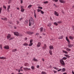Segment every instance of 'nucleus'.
Instances as JSON below:
<instances>
[{
	"instance_id": "2",
	"label": "nucleus",
	"mask_w": 74,
	"mask_h": 74,
	"mask_svg": "<svg viewBox=\"0 0 74 74\" xmlns=\"http://www.w3.org/2000/svg\"><path fill=\"white\" fill-rule=\"evenodd\" d=\"M31 19V24H32V25H34V20H33V18L32 17H31L30 18Z\"/></svg>"
},
{
	"instance_id": "41",
	"label": "nucleus",
	"mask_w": 74,
	"mask_h": 74,
	"mask_svg": "<svg viewBox=\"0 0 74 74\" xmlns=\"http://www.w3.org/2000/svg\"><path fill=\"white\" fill-rule=\"evenodd\" d=\"M1 10H2V8H0V14H1Z\"/></svg>"
},
{
	"instance_id": "6",
	"label": "nucleus",
	"mask_w": 74,
	"mask_h": 74,
	"mask_svg": "<svg viewBox=\"0 0 74 74\" xmlns=\"http://www.w3.org/2000/svg\"><path fill=\"white\" fill-rule=\"evenodd\" d=\"M70 43H68V47H69V48H70L71 47H72L73 46V45L71 44Z\"/></svg>"
},
{
	"instance_id": "57",
	"label": "nucleus",
	"mask_w": 74,
	"mask_h": 74,
	"mask_svg": "<svg viewBox=\"0 0 74 74\" xmlns=\"http://www.w3.org/2000/svg\"><path fill=\"white\" fill-rule=\"evenodd\" d=\"M21 4H22V3H23V0H21Z\"/></svg>"
},
{
	"instance_id": "50",
	"label": "nucleus",
	"mask_w": 74,
	"mask_h": 74,
	"mask_svg": "<svg viewBox=\"0 0 74 74\" xmlns=\"http://www.w3.org/2000/svg\"><path fill=\"white\" fill-rule=\"evenodd\" d=\"M53 72H54V74H55V73H57V71H54Z\"/></svg>"
},
{
	"instance_id": "27",
	"label": "nucleus",
	"mask_w": 74,
	"mask_h": 74,
	"mask_svg": "<svg viewBox=\"0 0 74 74\" xmlns=\"http://www.w3.org/2000/svg\"><path fill=\"white\" fill-rule=\"evenodd\" d=\"M23 45L24 46H27V45H28V44H27V43H25Z\"/></svg>"
},
{
	"instance_id": "31",
	"label": "nucleus",
	"mask_w": 74,
	"mask_h": 74,
	"mask_svg": "<svg viewBox=\"0 0 74 74\" xmlns=\"http://www.w3.org/2000/svg\"><path fill=\"white\" fill-rule=\"evenodd\" d=\"M1 19L3 20L4 21H6L7 20V18H1Z\"/></svg>"
},
{
	"instance_id": "14",
	"label": "nucleus",
	"mask_w": 74,
	"mask_h": 74,
	"mask_svg": "<svg viewBox=\"0 0 74 74\" xmlns=\"http://www.w3.org/2000/svg\"><path fill=\"white\" fill-rule=\"evenodd\" d=\"M24 23L25 25H26V24H27V23H28V20H25Z\"/></svg>"
},
{
	"instance_id": "58",
	"label": "nucleus",
	"mask_w": 74,
	"mask_h": 74,
	"mask_svg": "<svg viewBox=\"0 0 74 74\" xmlns=\"http://www.w3.org/2000/svg\"><path fill=\"white\" fill-rule=\"evenodd\" d=\"M39 67H40V66L39 65H37V68H38V69Z\"/></svg>"
},
{
	"instance_id": "45",
	"label": "nucleus",
	"mask_w": 74,
	"mask_h": 74,
	"mask_svg": "<svg viewBox=\"0 0 74 74\" xmlns=\"http://www.w3.org/2000/svg\"><path fill=\"white\" fill-rule=\"evenodd\" d=\"M54 24L56 25V26H58V24L56 23H54Z\"/></svg>"
},
{
	"instance_id": "60",
	"label": "nucleus",
	"mask_w": 74,
	"mask_h": 74,
	"mask_svg": "<svg viewBox=\"0 0 74 74\" xmlns=\"http://www.w3.org/2000/svg\"><path fill=\"white\" fill-rule=\"evenodd\" d=\"M72 73L73 74H74V72L73 71H72Z\"/></svg>"
},
{
	"instance_id": "62",
	"label": "nucleus",
	"mask_w": 74,
	"mask_h": 74,
	"mask_svg": "<svg viewBox=\"0 0 74 74\" xmlns=\"http://www.w3.org/2000/svg\"><path fill=\"white\" fill-rule=\"evenodd\" d=\"M62 13H63V14H64V12H63V11H62Z\"/></svg>"
},
{
	"instance_id": "43",
	"label": "nucleus",
	"mask_w": 74,
	"mask_h": 74,
	"mask_svg": "<svg viewBox=\"0 0 74 74\" xmlns=\"http://www.w3.org/2000/svg\"><path fill=\"white\" fill-rule=\"evenodd\" d=\"M41 14H44V12L42 11L41 10Z\"/></svg>"
},
{
	"instance_id": "53",
	"label": "nucleus",
	"mask_w": 74,
	"mask_h": 74,
	"mask_svg": "<svg viewBox=\"0 0 74 74\" xmlns=\"http://www.w3.org/2000/svg\"><path fill=\"white\" fill-rule=\"evenodd\" d=\"M58 23H62V22L60 21H58Z\"/></svg>"
},
{
	"instance_id": "44",
	"label": "nucleus",
	"mask_w": 74,
	"mask_h": 74,
	"mask_svg": "<svg viewBox=\"0 0 74 74\" xmlns=\"http://www.w3.org/2000/svg\"><path fill=\"white\" fill-rule=\"evenodd\" d=\"M38 8H40L41 9V10H42V7H38Z\"/></svg>"
},
{
	"instance_id": "18",
	"label": "nucleus",
	"mask_w": 74,
	"mask_h": 74,
	"mask_svg": "<svg viewBox=\"0 0 74 74\" xmlns=\"http://www.w3.org/2000/svg\"><path fill=\"white\" fill-rule=\"evenodd\" d=\"M23 69L24 70H30V69H28L27 68H24Z\"/></svg>"
},
{
	"instance_id": "8",
	"label": "nucleus",
	"mask_w": 74,
	"mask_h": 74,
	"mask_svg": "<svg viewBox=\"0 0 74 74\" xmlns=\"http://www.w3.org/2000/svg\"><path fill=\"white\" fill-rule=\"evenodd\" d=\"M34 33L33 32H31L29 31H27V33L28 34H33Z\"/></svg>"
},
{
	"instance_id": "49",
	"label": "nucleus",
	"mask_w": 74,
	"mask_h": 74,
	"mask_svg": "<svg viewBox=\"0 0 74 74\" xmlns=\"http://www.w3.org/2000/svg\"><path fill=\"white\" fill-rule=\"evenodd\" d=\"M34 16L35 18H36V14H34Z\"/></svg>"
},
{
	"instance_id": "7",
	"label": "nucleus",
	"mask_w": 74,
	"mask_h": 74,
	"mask_svg": "<svg viewBox=\"0 0 74 74\" xmlns=\"http://www.w3.org/2000/svg\"><path fill=\"white\" fill-rule=\"evenodd\" d=\"M54 15H55L56 16H59V13L56 11H55Z\"/></svg>"
},
{
	"instance_id": "30",
	"label": "nucleus",
	"mask_w": 74,
	"mask_h": 74,
	"mask_svg": "<svg viewBox=\"0 0 74 74\" xmlns=\"http://www.w3.org/2000/svg\"><path fill=\"white\" fill-rule=\"evenodd\" d=\"M44 29L43 27H42L40 28V32H42L43 31V29Z\"/></svg>"
},
{
	"instance_id": "9",
	"label": "nucleus",
	"mask_w": 74,
	"mask_h": 74,
	"mask_svg": "<svg viewBox=\"0 0 74 74\" xmlns=\"http://www.w3.org/2000/svg\"><path fill=\"white\" fill-rule=\"evenodd\" d=\"M11 35L10 34H8V35L7 36V39H8V40L9 38H11Z\"/></svg>"
},
{
	"instance_id": "17",
	"label": "nucleus",
	"mask_w": 74,
	"mask_h": 74,
	"mask_svg": "<svg viewBox=\"0 0 74 74\" xmlns=\"http://www.w3.org/2000/svg\"><path fill=\"white\" fill-rule=\"evenodd\" d=\"M33 60L35 62H38V60L36 59L34 57L33 59Z\"/></svg>"
},
{
	"instance_id": "34",
	"label": "nucleus",
	"mask_w": 74,
	"mask_h": 74,
	"mask_svg": "<svg viewBox=\"0 0 74 74\" xmlns=\"http://www.w3.org/2000/svg\"><path fill=\"white\" fill-rule=\"evenodd\" d=\"M11 1H12V0H9V1H8V3L10 4V3H11Z\"/></svg>"
},
{
	"instance_id": "64",
	"label": "nucleus",
	"mask_w": 74,
	"mask_h": 74,
	"mask_svg": "<svg viewBox=\"0 0 74 74\" xmlns=\"http://www.w3.org/2000/svg\"><path fill=\"white\" fill-rule=\"evenodd\" d=\"M63 74H67V73H63Z\"/></svg>"
},
{
	"instance_id": "1",
	"label": "nucleus",
	"mask_w": 74,
	"mask_h": 74,
	"mask_svg": "<svg viewBox=\"0 0 74 74\" xmlns=\"http://www.w3.org/2000/svg\"><path fill=\"white\" fill-rule=\"evenodd\" d=\"M60 62L61 63V64H62V65H65V63H64V61H63L62 59H60Z\"/></svg>"
},
{
	"instance_id": "5",
	"label": "nucleus",
	"mask_w": 74,
	"mask_h": 74,
	"mask_svg": "<svg viewBox=\"0 0 74 74\" xmlns=\"http://www.w3.org/2000/svg\"><path fill=\"white\" fill-rule=\"evenodd\" d=\"M4 48L6 49H10V47L8 45H5Z\"/></svg>"
},
{
	"instance_id": "24",
	"label": "nucleus",
	"mask_w": 74,
	"mask_h": 74,
	"mask_svg": "<svg viewBox=\"0 0 74 74\" xmlns=\"http://www.w3.org/2000/svg\"><path fill=\"white\" fill-rule=\"evenodd\" d=\"M6 58L4 57H0V59H5Z\"/></svg>"
},
{
	"instance_id": "61",
	"label": "nucleus",
	"mask_w": 74,
	"mask_h": 74,
	"mask_svg": "<svg viewBox=\"0 0 74 74\" xmlns=\"http://www.w3.org/2000/svg\"><path fill=\"white\" fill-rule=\"evenodd\" d=\"M39 35V33H37L36 34V35Z\"/></svg>"
},
{
	"instance_id": "15",
	"label": "nucleus",
	"mask_w": 74,
	"mask_h": 74,
	"mask_svg": "<svg viewBox=\"0 0 74 74\" xmlns=\"http://www.w3.org/2000/svg\"><path fill=\"white\" fill-rule=\"evenodd\" d=\"M49 53L51 55H52V51L50 50L49 51Z\"/></svg>"
},
{
	"instance_id": "10",
	"label": "nucleus",
	"mask_w": 74,
	"mask_h": 74,
	"mask_svg": "<svg viewBox=\"0 0 74 74\" xmlns=\"http://www.w3.org/2000/svg\"><path fill=\"white\" fill-rule=\"evenodd\" d=\"M66 41H67L68 42V43H70V40H69L68 39V37L67 36L66 37Z\"/></svg>"
},
{
	"instance_id": "22",
	"label": "nucleus",
	"mask_w": 74,
	"mask_h": 74,
	"mask_svg": "<svg viewBox=\"0 0 74 74\" xmlns=\"http://www.w3.org/2000/svg\"><path fill=\"white\" fill-rule=\"evenodd\" d=\"M66 71V69L64 68H62V72H64V71Z\"/></svg>"
},
{
	"instance_id": "20",
	"label": "nucleus",
	"mask_w": 74,
	"mask_h": 74,
	"mask_svg": "<svg viewBox=\"0 0 74 74\" xmlns=\"http://www.w3.org/2000/svg\"><path fill=\"white\" fill-rule=\"evenodd\" d=\"M32 7V5H30L28 6V8H29V9H30Z\"/></svg>"
},
{
	"instance_id": "47",
	"label": "nucleus",
	"mask_w": 74,
	"mask_h": 74,
	"mask_svg": "<svg viewBox=\"0 0 74 74\" xmlns=\"http://www.w3.org/2000/svg\"><path fill=\"white\" fill-rule=\"evenodd\" d=\"M3 8H4V9H5V10L6 9V6H5L4 5H3Z\"/></svg>"
},
{
	"instance_id": "48",
	"label": "nucleus",
	"mask_w": 74,
	"mask_h": 74,
	"mask_svg": "<svg viewBox=\"0 0 74 74\" xmlns=\"http://www.w3.org/2000/svg\"><path fill=\"white\" fill-rule=\"evenodd\" d=\"M0 48L1 49H2V45H0Z\"/></svg>"
},
{
	"instance_id": "33",
	"label": "nucleus",
	"mask_w": 74,
	"mask_h": 74,
	"mask_svg": "<svg viewBox=\"0 0 74 74\" xmlns=\"http://www.w3.org/2000/svg\"><path fill=\"white\" fill-rule=\"evenodd\" d=\"M21 11L22 12H24V11H25V10H24V9L23 8H21Z\"/></svg>"
},
{
	"instance_id": "32",
	"label": "nucleus",
	"mask_w": 74,
	"mask_h": 74,
	"mask_svg": "<svg viewBox=\"0 0 74 74\" xmlns=\"http://www.w3.org/2000/svg\"><path fill=\"white\" fill-rule=\"evenodd\" d=\"M62 60H66V59H67V58L64 57L62 58Z\"/></svg>"
},
{
	"instance_id": "54",
	"label": "nucleus",
	"mask_w": 74,
	"mask_h": 74,
	"mask_svg": "<svg viewBox=\"0 0 74 74\" xmlns=\"http://www.w3.org/2000/svg\"><path fill=\"white\" fill-rule=\"evenodd\" d=\"M22 19H23V18H21L19 20L20 21H21L22 20Z\"/></svg>"
},
{
	"instance_id": "28",
	"label": "nucleus",
	"mask_w": 74,
	"mask_h": 74,
	"mask_svg": "<svg viewBox=\"0 0 74 74\" xmlns=\"http://www.w3.org/2000/svg\"><path fill=\"white\" fill-rule=\"evenodd\" d=\"M64 55L65 56H66V57H67V58H70V56H69L68 55L65 54Z\"/></svg>"
},
{
	"instance_id": "16",
	"label": "nucleus",
	"mask_w": 74,
	"mask_h": 74,
	"mask_svg": "<svg viewBox=\"0 0 74 74\" xmlns=\"http://www.w3.org/2000/svg\"><path fill=\"white\" fill-rule=\"evenodd\" d=\"M58 39H63V36H60L59 38H58Z\"/></svg>"
},
{
	"instance_id": "25",
	"label": "nucleus",
	"mask_w": 74,
	"mask_h": 74,
	"mask_svg": "<svg viewBox=\"0 0 74 74\" xmlns=\"http://www.w3.org/2000/svg\"><path fill=\"white\" fill-rule=\"evenodd\" d=\"M16 51H17V49H16L12 50V52H16Z\"/></svg>"
},
{
	"instance_id": "42",
	"label": "nucleus",
	"mask_w": 74,
	"mask_h": 74,
	"mask_svg": "<svg viewBox=\"0 0 74 74\" xmlns=\"http://www.w3.org/2000/svg\"><path fill=\"white\" fill-rule=\"evenodd\" d=\"M37 11L38 12H40V11H41V10H40L39 9H38L37 10Z\"/></svg>"
},
{
	"instance_id": "59",
	"label": "nucleus",
	"mask_w": 74,
	"mask_h": 74,
	"mask_svg": "<svg viewBox=\"0 0 74 74\" xmlns=\"http://www.w3.org/2000/svg\"><path fill=\"white\" fill-rule=\"evenodd\" d=\"M16 9H17V10H19V8H16Z\"/></svg>"
},
{
	"instance_id": "13",
	"label": "nucleus",
	"mask_w": 74,
	"mask_h": 74,
	"mask_svg": "<svg viewBox=\"0 0 74 74\" xmlns=\"http://www.w3.org/2000/svg\"><path fill=\"white\" fill-rule=\"evenodd\" d=\"M59 1L60 2V3H65V1L63 0H60Z\"/></svg>"
},
{
	"instance_id": "26",
	"label": "nucleus",
	"mask_w": 74,
	"mask_h": 74,
	"mask_svg": "<svg viewBox=\"0 0 74 74\" xmlns=\"http://www.w3.org/2000/svg\"><path fill=\"white\" fill-rule=\"evenodd\" d=\"M63 52L66 54H67V53H68L67 52V51H65L64 50H63Z\"/></svg>"
},
{
	"instance_id": "63",
	"label": "nucleus",
	"mask_w": 74,
	"mask_h": 74,
	"mask_svg": "<svg viewBox=\"0 0 74 74\" xmlns=\"http://www.w3.org/2000/svg\"><path fill=\"white\" fill-rule=\"evenodd\" d=\"M17 74H23L21 73H18Z\"/></svg>"
},
{
	"instance_id": "23",
	"label": "nucleus",
	"mask_w": 74,
	"mask_h": 74,
	"mask_svg": "<svg viewBox=\"0 0 74 74\" xmlns=\"http://www.w3.org/2000/svg\"><path fill=\"white\" fill-rule=\"evenodd\" d=\"M66 50L67 51H71V49L69 48H67Z\"/></svg>"
},
{
	"instance_id": "35",
	"label": "nucleus",
	"mask_w": 74,
	"mask_h": 74,
	"mask_svg": "<svg viewBox=\"0 0 74 74\" xmlns=\"http://www.w3.org/2000/svg\"><path fill=\"white\" fill-rule=\"evenodd\" d=\"M51 23H50L49 24V25H47L48 26H49V27H50L51 26Z\"/></svg>"
},
{
	"instance_id": "4",
	"label": "nucleus",
	"mask_w": 74,
	"mask_h": 74,
	"mask_svg": "<svg viewBox=\"0 0 74 74\" xmlns=\"http://www.w3.org/2000/svg\"><path fill=\"white\" fill-rule=\"evenodd\" d=\"M14 35L16 36H19V33L18 32H14Z\"/></svg>"
},
{
	"instance_id": "39",
	"label": "nucleus",
	"mask_w": 74,
	"mask_h": 74,
	"mask_svg": "<svg viewBox=\"0 0 74 74\" xmlns=\"http://www.w3.org/2000/svg\"><path fill=\"white\" fill-rule=\"evenodd\" d=\"M42 74H46V72H44V71H42L41 73Z\"/></svg>"
},
{
	"instance_id": "51",
	"label": "nucleus",
	"mask_w": 74,
	"mask_h": 74,
	"mask_svg": "<svg viewBox=\"0 0 74 74\" xmlns=\"http://www.w3.org/2000/svg\"><path fill=\"white\" fill-rule=\"evenodd\" d=\"M61 70H62V69H60L58 70V72L60 71H61Z\"/></svg>"
},
{
	"instance_id": "29",
	"label": "nucleus",
	"mask_w": 74,
	"mask_h": 74,
	"mask_svg": "<svg viewBox=\"0 0 74 74\" xmlns=\"http://www.w3.org/2000/svg\"><path fill=\"white\" fill-rule=\"evenodd\" d=\"M10 5H9L8 7L7 10H8V11H9V9H10Z\"/></svg>"
},
{
	"instance_id": "52",
	"label": "nucleus",
	"mask_w": 74,
	"mask_h": 74,
	"mask_svg": "<svg viewBox=\"0 0 74 74\" xmlns=\"http://www.w3.org/2000/svg\"><path fill=\"white\" fill-rule=\"evenodd\" d=\"M53 68L54 69H56V70H58V69L56 68V67H53Z\"/></svg>"
},
{
	"instance_id": "40",
	"label": "nucleus",
	"mask_w": 74,
	"mask_h": 74,
	"mask_svg": "<svg viewBox=\"0 0 74 74\" xmlns=\"http://www.w3.org/2000/svg\"><path fill=\"white\" fill-rule=\"evenodd\" d=\"M14 37L11 38L10 39H9V40L10 41V40H12L13 39H14Z\"/></svg>"
},
{
	"instance_id": "12",
	"label": "nucleus",
	"mask_w": 74,
	"mask_h": 74,
	"mask_svg": "<svg viewBox=\"0 0 74 74\" xmlns=\"http://www.w3.org/2000/svg\"><path fill=\"white\" fill-rule=\"evenodd\" d=\"M49 48L50 49H53V46H50Z\"/></svg>"
},
{
	"instance_id": "56",
	"label": "nucleus",
	"mask_w": 74,
	"mask_h": 74,
	"mask_svg": "<svg viewBox=\"0 0 74 74\" xmlns=\"http://www.w3.org/2000/svg\"><path fill=\"white\" fill-rule=\"evenodd\" d=\"M24 40H27V38H24Z\"/></svg>"
},
{
	"instance_id": "3",
	"label": "nucleus",
	"mask_w": 74,
	"mask_h": 74,
	"mask_svg": "<svg viewBox=\"0 0 74 74\" xmlns=\"http://www.w3.org/2000/svg\"><path fill=\"white\" fill-rule=\"evenodd\" d=\"M33 40L32 39H31L30 40V44H29V47H31V46H32V45H33V42H33Z\"/></svg>"
},
{
	"instance_id": "11",
	"label": "nucleus",
	"mask_w": 74,
	"mask_h": 74,
	"mask_svg": "<svg viewBox=\"0 0 74 74\" xmlns=\"http://www.w3.org/2000/svg\"><path fill=\"white\" fill-rule=\"evenodd\" d=\"M41 43L40 42H38V45H37V47H40V45H41Z\"/></svg>"
},
{
	"instance_id": "19",
	"label": "nucleus",
	"mask_w": 74,
	"mask_h": 74,
	"mask_svg": "<svg viewBox=\"0 0 74 74\" xmlns=\"http://www.w3.org/2000/svg\"><path fill=\"white\" fill-rule=\"evenodd\" d=\"M47 48V45L46 44H45L44 45V47H43V49H45Z\"/></svg>"
},
{
	"instance_id": "38",
	"label": "nucleus",
	"mask_w": 74,
	"mask_h": 74,
	"mask_svg": "<svg viewBox=\"0 0 74 74\" xmlns=\"http://www.w3.org/2000/svg\"><path fill=\"white\" fill-rule=\"evenodd\" d=\"M31 69H32V70H34V69H35L34 66H32L31 67Z\"/></svg>"
},
{
	"instance_id": "36",
	"label": "nucleus",
	"mask_w": 74,
	"mask_h": 74,
	"mask_svg": "<svg viewBox=\"0 0 74 74\" xmlns=\"http://www.w3.org/2000/svg\"><path fill=\"white\" fill-rule=\"evenodd\" d=\"M43 3H44V4H47V3H48V1H46L45 2H44Z\"/></svg>"
},
{
	"instance_id": "55",
	"label": "nucleus",
	"mask_w": 74,
	"mask_h": 74,
	"mask_svg": "<svg viewBox=\"0 0 74 74\" xmlns=\"http://www.w3.org/2000/svg\"><path fill=\"white\" fill-rule=\"evenodd\" d=\"M42 60L43 62H44V61H45V60H44V59L43 58L42 59Z\"/></svg>"
},
{
	"instance_id": "21",
	"label": "nucleus",
	"mask_w": 74,
	"mask_h": 74,
	"mask_svg": "<svg viewBox=\"0 0 74 74\" xmlns=\"http://www.w3.org/2000/svg\"><path fill=\"white\" fill-rule=\"evenodd\" d=\"M69 37V38H70L71 40H73V39H74V37L72 36H70Z\"/></svg>"
},
{
	"instance_id": "46",
	"label": "nucleus",
	"mask_w": 74,
	"mask_h": 74,
	"mask_svg": "<svg viewBox=\"0 0 74 74\" xmlns=\"http://www.w3.org/2000/svg\"><path fill=\"white\" fill-rule=\"evenodd\" d=\"M53 1H55L56 3L58 1V0H52Z\"/></svg>"
},
{
	"instance_id": "37",
	"label": "nucleus",
	"mask_w": 74,
	"mask_h": 74,
	"mask_svg": "<svg viewBox=\"0 0 74 74\" xmlns=\"http://www.w3.org/2000/svg\"><path fill=\"white\" fill-rule=\"evenodd\" d=\"M29 26H31V23H30V19H29Z\"/></svg>"
}]
</instances>
